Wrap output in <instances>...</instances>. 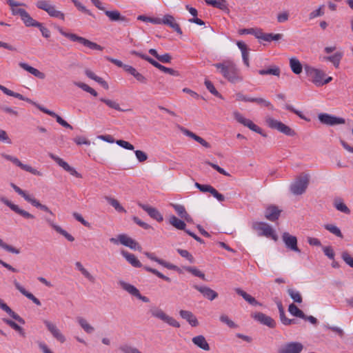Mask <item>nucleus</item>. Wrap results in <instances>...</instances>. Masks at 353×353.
Wrapping results in <instances>:
<instances>
[{"label":"nucleus","instance_id":"f257e3e1","mask_svg":"<svg viewBox=\"0 0 353 353\" xmlns=\"http://www.w3.org/2000/svg\"><path fill=\"white\" fill-rule=\"evenodd\" d=\"M213 65L229 82L236 83L243 81L239 69L232 61L226 60L222 63H214Z\"/></svg>","mask_w":353,"mask_h":353},{"label":"nucleus","instance_id":"f03ea898","mask_svg":"<svg viewBox=\"0 0 353 353\" xmlns=\"http://www.w3.org/2000/svg\"><path fill=\"white\" fill-rule=\"evenodd\" d=\"M57 29L63 36L69 39L72 41L78 42V43H81V45H83V46H85L91 50H101V51L103 50V47L97 44V43L92 42L84 37L78 36L76 34L66 32L63 30V28H61L60 26H57Z\"/></svg>","mask_w":353,"mask_h":353},{"label":"nucleus","instance_id":"7ed1b4c3","mask_svg":"<svg viewBox=\"0 0 353 353\" xmlns=\"http://www.w3.org/2000/svg\"><path fill=\"white\" fill-rule=\"evenodd\" d=\"M149 313L152 316L159 319L174 327H180V323L176 319L168 315L163 310L157 306H151Z\"/></svg>","mask_w":353,"mask_h":353},{"label":"nucleus","instance_id":"20e7f679","mask_svg":"<svg viewBox=\"0 0 353 353\" xmlns=\"http://www.w3.org/2000/svg\"><path fill=\"white\" fill-rule=\"evenodd\" d=\"M310 182V176L307 174L298 176L296 180L290 185V191L295 195L303 194Z\"/></svg>","mask_w":353,"mask_h":353},{"label":"nucleus","instance_id":"39448f33","mask_svg":"<svg viewBox=\"0 0 353 353\" xmlns=\"http://www.w3.org/2000/svg\"><path fill=\"white\" fill-rule=\"evenodd\" d=\"M265 122L269 128L276 130L286 136L294 137L296 134L295 130L290 126L272 117H267Z\"/></svg>","mask_w":353,"mask_h":353},{"label":"nucleus","instance_id":"423d86ee","mask_svg":"<svg viewBox=\"0 0 353 353\" xmlns=\"http://www.w3.org/2000/svg\"><path fill=\"white\" fill-rule=\"evenodd\" d=\"M252 229L258 231V235L260 236H265L271 238L274 241L278 240V236L272 228L265 222H254L252 223Z\"/></svg>","mask_w":353,"mask_h":353},{"label":"nucleus","instance_id":"0eeeda50","mask_svg":"<svg viewBox=\"0 0 353 353\" xmlns=\"http://www.w3.org/2000/svg\"><path fill=\"white\" fill-rule=\"evenodd\" d=\"M36 6L39 9L46 11L52 17L58 18L63 21L65 20V14L62 12L56 10L55 6L50 5L48 1H38Z\"/></svg>","mask_w":353,"mask_h":353},{"label":"nucleus","instance_id":"6e6552de","mask_svg":"<svg viewBox=\"0 0 353 353\" xmlns=\"http://www.w3.org/2000/svg\"><path fill=\"white\" fill-rule=\"evenodd\" d=\"M304 70L307 74V77L311 78L312 81L316 85V86H322L323 83V79L325 77V73L318 69H316L313 67H311L308 65H305L304 66Z\"/></svg>","mask_w":353,"mask_h":353},{"label":"nucleus","instance_id":"1a4fd4ad","mask_svg":"<svg viewBox=\"0 0 353 353\" xmlns=\"http://www.w3.org/2000/svg\"><path fill=\"white\" fill-rule=\"evenodd\" d=\"M234 118L236 120L237 122L243 125L244 126L248 127L250 130L262 135L263 137H266V134L263 133V130L258 125L254 124L251 120L245 118L241 113L237 111L233 112Z\"/></svg>","mask_w":353,"mask_h":353},{"label":"nucleus","instance_id":"9d476101","mask_svg":"<svg viewBox=\"0 0 353 353\" xmlns=\"http://www.w3.org/2000/svg\"><path fill=\"white\" fill-rule=\"evenodd\" d=\"M1 157L3 158H4L5 159L11 161L12 163H14L17 166L19 167L21 169H22L26 172H28L34 175H36V176H42L43 175L42 172L33 168L32 167H31L29 165L22 163L21 162V161L15 157H13V156H11L10 154H7L5 153L1 154Z\"/></svg>","mask_w":353,"mask_h":353},{"label":"nucleus","instance_id":"9b49d317","mask_svg":"<svg viewBox=\"0 0 353 353\" xmlns=\"http://www.w3.org/2000/svg\"><path fill=\"white\" fill-rule=\"evenodd\" d=\"M0 201L4 203L8 207H9L15 213L21 215L25 219H34L35 218V216L33 214L29 213L28 212L24 210L21 209L17 205L12 203L10 201H9L7 198L2 195H0Z\"/></svg>","mask_w":353,"mask_h":353},{"label":"nucleus","instance_id":"f8f14e48","mask_svg":"<svg viewBox=\"0 0 353 353\" xmlns=\"http://www.w3.org/2000/svg\"><path fill=\"white\" fill-rule=\"evenodd\" d=\"M304 348L303 345L298 341L288 342L278 350V353H301Z\"/></svg>","mask_w":353,"mask_h":353},{"label":"nucleus","instance_id":"ddd939ff","mask_svg":"<svg viewBox=\"0 0 353 353\" xmlns=\"http://www.w3.org/2000/svg\"><path fill=\"white\" fill-rule=\"evenodd\" d=\"M318 117L321 123L330 126L344 124L345 123V120L343 118L337 117L327 113H321Z\"/></svg>","mask_w":353,"mask_h":353},{"label":"nucleus","instance_id":"4468645a","mask_svg":"<svg viewBox=\"0 0 353 353\" xmlns=\"http://www.w3.org/2000/svg\"><path fill=\"white\" fill-rule=\"evenodd\" d=\"M119 283L124 290L127 291L131 295L135 296L136 298L142 301L144 303L150 302L149 298L141 295L139 290L134 285L128 283L123 281H120Z\"/></svg>","mask_w":353,"mask_h":353},{"label":"nucleus","instance_id":"2eb2a0df","mask_svg":"<svg viewBox=\"0 0 353 353\" xmlns=\"http://www.w3.org/2000/svg\"><path fill=\"white\" fill-rule=\"evenodd\" d=\"M43 323L52 336L59 342L63 343L65 341V336L61 333L57 326L48 320H44Z\"/></svg>","mask_w":353,"mask_h":353},{"label":"nucleus","instance_id":"dca6fc26","mask_svg":"<svg viewBox=\"0 0 353 353\" xmlns=\"http://www.w3.org/2000/svg\"><path fill=\"white\" fill-rule=\"evenodd\" d=\"M282 239L288 249L296 252H301L297 245V238L295 236L285 232L282 234Z\"/></svg>","mask_w":353,"mask_h":353},{"label":"nucleus","instance_id":"f3484780","mask_svg":"<svg viewBox=\"0 0 353 353\" xmlns=\"http://www.w3.org/2000/svg\"><path fill=\"white\" fill-rule=\"evenodd\" d=\"M251 316L254 320L270 328H274L276 327V323L275 321L272 317L267 316L262 312H256L252 314Z\"/></svg>","mask_w":353,"mask_h":353},{"label":"nucleus","instance_id":"a211bd4d","mask_svg":"<svg viewBox=\"0 0 353 353\" xmlns=\"http://www.w3.org/2000/svg\"><path fill=\"white\" fill-rule=\"evenodd\" d=\"M118 239L121 244L128 247L132 250H140L141 249V245L135 240L128 236L125 234H119Z\"/></svg>","mask_w":353,"mask_h":353},{"label":"nucleus","instance_id":"6ab92c4d","mask_svg":"<svg viewBox=\"0 0 353 353\" xmlns=\"http://www.w3.org/2000/svg\"><path fill=\"white\" fill-rule=\"evenodd\" d=\"M138 205L141 209L145 211L151 218L158 222L163 221V217L157 208L141 203H139Z\"/></svg>","mask_w":353,"mask_h":353},{"label":"nucleus","instance_id":"aec40b11","mask_svg":"<svg viewBox=\"0 0 353 353\" xmlns=\"http://www.w3.org/2000/svg\"><path fill=\"white\" fill-rule=\"evenodd\" d=\"M160 24H165L172 28L179 34H182V30L179 23L175 21L174 17L170 14L164 15L163 19H160Z\"/></svg>","mask_w":353,"mask_h":353},{"label":"nucleus","instance_id":"412c9836","mask_svg":"<svg viewBox=\"0 0 353 353\" xmlns=\"http://www.w3.org/2000/svg\"><path fill=\"white\" fill-rule=\"evenodd\" d=\"M194 288L202 295L210 301H213L218 297V293L208 286H200L195 285Z\"/></svg>","mask_w":353,"mask_h":353},{"label":"nucleus","instance_id":"4be33fe9","mask_svg":"<svg viewBox=\"0 0 353 353\" xmlns=\"http://www.w3.org/2000/svg\"><path fill=\"white\" fill-rule=\"evenodd\" d=\"M281 210L277 206L271 205L265 211V217L270 221H276L279 219Z\"/></svg>","mask_w":353,"mask_h":353},{"label":"nucleus","instance_id":"5701e85b","mask_svg":"<svg viewBox=\"0 0 353 353\" xmlns=\"http://www.w3.org/2000/svg\"><path fill=\"white\" fill-rule=\"evenodd\" d=\"M13 283L16 289L18 290L23 295L31 300L37 305L40 306L41 305V301L32 293L28 292L17 281L14 280Z\"/></svg>","mask_w":353,"mask_h":353},{"label":"nucleus","instance_id":"b1692460","mask_svg":"<svg viewBox=\"0 0 353 353\" xmlns=\"http://www.w3.org/2000/svg\"><path fill=\"white\" fill-rule=\"evenodd\" d=\"M0 308L21 324H25V320L14 312L3 300L0 299Z\"/></svg>","mask_w":353,"mask_h":353},{"label":"nucleus","instance_id":"393cba45","mask_svg":"<svg viewBox=\"0 0 353 353\" xmlns=\"http://www.w3.org/2000/svg\"><path fill=\"white\" fill-rule=\"evenodd\" d=\"M172 207L176 212L177 214L188 223H192L193 219L191 216L186 212L183 205L179 204H171Z\"/></svg>","mask_w":353,"mask_h":353},{"label":"nucleus","instance_id":"a878e982","mask_svg":"<svg viewBox=\"0 0 353 353\" xmlns=\"http://www.w3.org/2000/svg\"><path fill=\"white\" fill-rule=\"evenodd\" d=\"M105 14L111 21H123L126 23H129V19L125 16L121 15L118 10H105Z\"/></svg>","mask_w":353,"mask_h":353},{"label":"nucleus","instance_id":"bb28decb","mask_svg":"<svg viewBox=\"0 0 353 353\" xmlns=\"http://www.w3.org/2000/svg\"><path fill=\"white\" fill-rule=\"evenodd\" d=\"M149 63L152 65L154 67L157 68L161 72L164 73L169 74L172 76L178 77L179 76V72L177 70H175L170 68H167L161 64H160L158 61L152 59V60H149Z\"/></svg>","mask_w":353,"mask_h":353},{"label":"nucleus","instance_id":"cd10ccee","mask_svg":"<svg viewBox=\"0 0 353 353\" xmlns=\"http://www.w3.org/2000/svg\"><path fill=\"white\" fill-rule=\"evenodd\" d=\"M121 254L132 266L134 268L142 267L141 263L134 254L130 253L125 250H121Z\"/></svg>","mask_w":353,"mask_h":353},{"label":"nucleus","instance_id":"c85d7f7f","mask_svg":"<svg viewBox=\"0 0 353 353\" xmlns=\"http://www.w3.org/2000/svg\"><path fill=\"white\" fill-rule=\"evenodd\" d=\"M19 65L23 68V70L28 71V72H30L31 74L34 75V77L40 79H43L45 77H46V75L43 72L39 71V70L29 65L28 63H23V62H20L19 63Z\"/></svg>","mask_w":353,"mask_h":353},{"label":"nucleus","instance_id":"c756f323","mask_svg":"<svg viewBox=\"0 0 353 353\" xmlns=\"http://www.w3.org/2000/svg\"><path fill=\"white\" fill-rule=\"evenodd\" d=\"M179 314L183 319H185L192 327H196L199 321L192 312L188 310H181Z\"/></svg>","mask_w":353,"mask_h":353},{"label":"nucleus","instance_id":"7c9ffc66","mask_svg":"<svg viewBox=\"0 0 353 353\" xmlns=\"http://www.w3.org/2000/svg\"><path fill=\"white\" fill-rule=\"evenodd\" d=\"M192 341L198 347L205 351H209L210 350L208 343L203 335H199L193 337Z\"/></svg>","mask_w":353,"mask_h":353},{"label":"nucleus","instance_id":"2f4dec72","mask_svg":"<svg viewBox=\"0 0 353 353\" xmlns=\"http://www.w3.org/2000/svg\"><path fill=\"white\" fill-rule=\"evenodd\" d=\"M85 74L90 79L95 81L98 83H99L104 89L108 90L109 85L108 83L103 80L101 77L97 76L92 70L89 69L85 70Z\"/></svg>","mask_w":353,"mask_h":353},{"label":"nucleus","instance_id":"473e14b6","mask_svg":"<svg viewBox=\"0 0 353 353\" xmlns=\"http://www.w3.org/2000/svg\"><path fill=\"white\" fill-rule=\"evenodd\" d=\"M208 5L219 8L223 11L229 12L226 0H205Z\"/></svg>","mask_w":353,"mask_h":353},{"label":"nucleus","instance_id":"72a5a7b5","mask_svg":"<svg viewBox=\"0 0 353 353\" xmlns=\"http://www.w3.org/2000/svg\"><path fill=\"white\" fill-rule=\"evenodd\" d=\"M235 292L239 296H241L247 302L252 305H261V304L258 302L255 298L243 291L241 288H236Z\"/></svg>","mask_w":353,"mask_h":353},{"label":"nucleus","instance_id":"f704fd0d","mask_svg":"<svg viewBox=\"0 0 353 353\" xmlns=\"http://www.w3.org/2000/svg\"><path fill=\"white\" fill-rule=\"evenodd\" d=\"M343 56V52H336L333 55L325 57L324 59L328 61H330L332 63L334 66L336 68H338L339 67V64L341 62V60L342 59Z\"/></svg>","mask_w":353,"mask_h":353},{"label":"nucleus","instance_id":"c9c22d12","mask_svg":"<svg viewBox=\"0 0 353 353\" xmlns=\"http://www.w3.org/2000/svg\"><path fill=\"white\" fill-rule=\"evenodd\" d=\"M169 222L172 226L178 230H184L185 232V230H188L185 228L186 224L185 221L178 219L174 215L170 216Z\"/></svg>","mask_w":353,"mask_h":353},{"label":"nucleus","instance_id":"e433bc0d","mask_svg":"<svg viewBox=\"0 0 353 353\" xmlns=\"http://www.w3.org/2000/svg\"><path fill=\"white\" fill-rule=\"evenodd\" d=\"M290 65L292 71L296 74H299L302 72L303 66L301 62L296 58H291L290 59Z\"/></svg>","mask_w":353,"mask_h":353},{"label":"nucleus","instance_id":"4c0bfd02","mask_svg":"<svg viewBox=\"0 0 353 353\" xmlns=\"http://www.w3.org/2000/svg\"><path fill=\"white\" fill-rule=\"evenodd\" d=\"M21 19L27 27H37L39 26V22L32 19L27 11Z\"/></svg>","mask_w":353,"mask_h":353},{"label":"nucleus","instance_id":"58836bf2","mask_svg":"<svg viewBox=\"0 0 353 353\" xmlns=\"http://www.w3.org/2000/svg\"><path fill=\"white\" fill-rule=\"evenodd\" d=\"M258 72L260 75L270 74V75H274V76L279 77L280 73H281V70L278 66L273 65L270 68L259 70L258 71Z\"/></svg>","mask_w":353,"mask_h":353},{"label":"nucleus","instance_id":"ea45409f","mask_svg":"<svg viewBox=\"0 0 353 353\" xmlns=\"http://www.w3.org/2000/svg\"><path fill=\"white\" fill-rule=\"evenodd\" d=\"M3 321L6 324L9 325L10 327H12L13 330L18 332L21 336H22L23 337L26 336V333H25L23 329L21 326H19L17 323H16L14 321H13L12 320H10L9 319H3Z\"/></svg>","mask_w":353,"mask_h":353},{"label":"nucleus","instance_id":"a19ab883","mask_svg":"<svg viewBox=\"0 0 353 353\" xmlns=\"http://www.w3.org/2000/svg\"><path fill=\"white\" fill-rule=\"evenodd\" d=\"M105 200L108 201V203L111 205L117 212H126V210L125 208L121 205L119 202L112 197L110 196H105Z\"/></svg>","mask_w":353,"mask_h":353},{"label":"nucleus","instance_id":"79ce46f5","mask_svg":"<svg viewBox=\"0 0 353 353\" xmlns=\"http://www.w3.org/2000/svg\"><path fill=\"white\" fill-rule=\"evenodd\" d=\"M288 311L289 312L293 315L294 316L299 317V318H304L305 314L304 312L301 310L295 304L291 303L288 307Z\"/></svg>","mask_w":353,"mask_h":353},{"label":"nucleus","instance_id":"37998d69","mask_svg":"<svg viewBox=\"0 0 353 353\" xmlns=\"http://www.w3.org/2000/svg\"><path fill=\"white\" fill-rule=\"evenodd\" d=\"M10 186L17 194L21 196L26 201H28V203L30 202V201L32 198V196L28 194L26 191L21 189L19 187H18L13 183H10Z\"/></svg>","mask_w":353,"mask_h":353},{"label":"nucleus","instance_id":"c03bdc74","mask_svg":"<svg viewBox=\"0 0 353 353\" xmlns=\"http://www.w3.org/2000/svg\"><path fill=\"white\" fill-rule=\"evenodd\" d=\"M10 186L17 194L21 196L26 201H28V203L30 202V201L32 198V196L28 194L26 191L21 189L19 187H18L13 183H10Z\"/></svg>","mask_w":353,"mask_h":353},{"label":"nucleus","instance_id":"a18cd8bd","mask_svg":"<svg viewBox=\"0 0 353 353\" xmlns=\"http://www.w3.org/2000/svg\"><path fill=\"white\" fill-rule=\"evenodd\" d=\"M334 207L337 210L342 212L346 214H350V210L347 207V205L342 201L341 199L335 200L334 201Z\"/></svg>","mask_w":353,"mask_h":353},{"label":"nucleus","instance_id":"49530a36","mask_svg":"<svg viewBox=\"0 0 353 353\" xmlns=\"http://www.w3.org/2000/svg\"><path fill=\"white\" fill-rule=\"evenodd\" d=\"M78 323L83 329V330L88 334H91L94 332V328L91 325H90L85 319L79 318Z\"/></svg>","mask_w":353,"mask_h":353},{"label":"nucleus","instance_id":"de8ad7c7","mask_svg":"<svg viewBox=\"0 0 353 353\" xmlns=\"http://www.w3.org/2000/svg\"><path fill=\"white\" fill-rule=\"evenodd\" d=\"M204 83L206 88L212 94L218 98L223 99L222 95L216 90L213 83L210 80L205 79Z\"/></svg>","mask_w":353,"mask_h":353},{"label":"nucleus","instance_id":"09e8293b","mask_svg":"<svg viewBox=\"0 0 353 353\" xmlns=\"http://www.w3.org/2000/svg\"><path fill=\"white\" fill-rule=\"evenodd\" d=\"M31 203L33 206L39 208L40 210L48 212L50 214H53L52 211L49 209V208L45 205L41 204L37 199H36L34 197L32 196L31 200L29 202Z\"/></svg>","mask_w":353,"mask_h":353},{"label":"nucleus","instance_id":"8fccbe9b","mask_svg":"<svg viewBox=\"0 0 353 353\" xmlns=\"http://www.w3.org/2000/svg\"><path fill=\"white\" fill-rule=\"evenodd\" d=\"M283 37L282 34L277 33H263V36L262 37V40L265 41H278L280 40Z\"/></svg>","mask_w":353,"mask_h":353},{"label":"nucleus","instance_id":"3c124183","mask_svg":"<svg viewBox=\"0 0 353 353\" xmlns=\"http://www.w3.org/2000/svg\"><path fill=\"white\" fill-rule=\"evenodd\" d=\"M99 100L101 102L105 103L110 108H112V109L118 110V111H123V110H122L120 108L119 104L117 102H116L115 101L107 99L105 98H100Z\"/></svg>","mask_w":353,"mask_h":353},{"label":"nucleus","instance_id":"603ef678","mask_svg":"<svg viewBox=\"0 0 353 353\" xmlns=\"http://www.w3.org/2000/svg\"><path fill=\"white\" fill-rule=\"evenodd\" d=\"M325 229L336 235L338 237L343 238V234L341 232L340 229L334 225L332 224H325L324 225Z\"/></svg>","mask_w":353,"mask_h":353},{"label":"nucleus","instance_id":"864d4df0","mask_svg":"<svg viewBox=\"0 0 353 353\" xmlns=\"http://www.w3.org/2000/svg\"><path fill=\"white\" fill-rule=\"evenodd\" d=\"M288 293L290 298L296 303H301L303 301L302 296L298 291H295L293 289H288Z\"/></svg>","mask_w":353,"mask_h":353},{"label":"nucleus","instance_id":"5fc2aeb1","mask_svg":"<svg viewBox=\"0 0 353 353\" xmlns=\"http://www.w3.org/2000/svg\"><path fill=\"white\" fill-rule=\"evenodd\" d=\"M49 157L54 160L60 167H61L64 170H66L67 168L70 166V165L63 161L62 159L56 156L52 153H49Z\"/></svg>","mask_w":353,"mask_h":353},{"label":"nucleus","instance_id":"6e6d98bb","mask_svg":"<svg viewBox=\"0 0 353 353\" xmlns=\"http://www.w3.org/2000/svg\"><path fill=\"white\" fill-rule=\"evenodd\" d=\"M144 270H145L146 271L149 272H151L154 274H155L157 276H158L159 278H161L162 279H163L164 281H168V282H170L171 279L163 275V274H161L160 272H159L156 269H154V268H152L150 267H148V266H144L143 267Z\"/></svg>","mask_w":353,"mask_h":353},{"label":"nucleus","instance_id":"4d7b16f0","mask_svg":"<svg viewBox=\"0 0 353 353\" xmlns=\"http://www.w3.org/2000/svg\"><path fill=\"white\" fill-rule=\"evenodd\" d=\"M76 85L81 88L83 90L90 93V94H92V96L94 97H97L98 95V93L97 91H95L93 88H92L91 87H90L88 85H87L86 83H81V82H79V83H76Z\"/></svg>","mask_w":353,"mask_h":353},{"label":"nucleus","instance_id":"13d9d810","mask_svg":"<svg viewBox=\"0 0 353 353\" xmlns=\"http://www.w3.org/2000/svg\"><path fill=\"white\" fill-rule=\"evenodd\" d=\"M179 130H181V132L183 134L186 135L187 137H189L192 138V139H194L196 142H199V140L200 139L201 137L196 135V134H194L192 131L188 130L187 128H184L183 126H179Z\"/></svg>","mask_w":353,"mask_h":353},{"label":"nucleus","instance_id":"bf43d9fd","mask_svg":"<svg viewBox=\"0 0 353 353\" xmlns=\"http://www.w3.org/2000/svg\"><path fill=\"white\" fill-rule=\"evenodd\" d=\"M179 130H181V132L183 134L186 135L187 137H189L192 138V139H194L196 142H199V140L200 139L201 137L196 135V134H194L192 131L188 130L187 128H184L183 126H179Z\"/></svg>","mask_w":353,"mask_h":353},{"label":"nucleus","instance_id":"052dcab7","mask_svg":"<svg viewBox=\"0 0 353 353\" xmlns=\"http://www.w3.org/2000/svg\"><path fill=\"white\" fill-rule=\"evenodd\" d=\"M0 247L3 249H4L5 250L9 252H11V253H14V254H18L20 253V251L19 249H17L14 247H12V245H10L7 243H6L5 242H3V241L0 238Z\"/></svg>","mask_w":353,"mask_h":353},{"label":"nucleus","instance_id":"680f3d73","mask_svg":"<svg viewBox=\"0 0 353 353\" xmlns=\"http://www.w3.org/2000/svg\"><path fill=\"white\" fill-rule=\"evenodd\" d=\"M186 271L192 274L195 276H198L203 280H205V274L194 267H187L185 268Z\"/></svg>","mask_w":353,"mask_h":353},{"label":"nucleus","instance_id":"e2e57ef3","mask_svg":"<svg viewBox=\"0 0 353 353\" xmlns=\"http://www.w3.org/2000/svg\"><path fill=\"white\" fill-rule=\"evenodd\" d=\"M137 19L143 21H145V22H150L153 24H160L161 18L150 17H146L145 15H139L137 17Z\"/></svg>","mask_w":353,"mask_h":353},{"label":"nucleus","instance_id":"0e129e2a","mask_svg":"<svg viewBox=\"0 0 353 353\" xmlns=\"http://www.w3.org/2000/svg\"><path fill=\"white\" fill-rule=\"evenodd\" d=\"M220 321L225 323L230 328H236L238 327V325L225 314L221 315Z\"/></svg>","mask_w":353,"mask_h":353},{"label":"nucleus","instance_id":"69168bd1","mask_svg":"<svg viewBox=\"0 0 353 353\" xmlns=\"http://www.w3.org/2000/svg\"><path fill=\"white\" fill-rule=\"evenodd\" d=\"M55 231L63 235L68 241L72 242L74 241V238L69 234L66 230L62 229L60 226L55 228Z\"/></svg>","mask_w":353,"mask_h":353},{"label":"nucleus","instance_id":"338daca9","mask_svg":"<svg viewBox=\"0 0 353 353\" xmlns=\"http://www.w3.org/2000/svg\"><path fill=\"white\" fill-rule=\"evenodd\" d=\"M177 252L182 256L187 259L190 263H193L194 259L193 256L186 250L178 249Z\"/></svg>","mask_w":353,"mask_h":353},{"label":"nucleus","instance_id":"774afa93","mask_svg":"<svg viewBox=\"0 0 353 353\" xmlns=\"http://www.w3.org/2000/svg\"><path fill=\"white\" fill-rule=\"evenodd\" d=\"M341 258L351 268H353V258L347 252H343L341 254Z\"/></svg>","mask_w":353,"mask_h":353}]
</instances>
